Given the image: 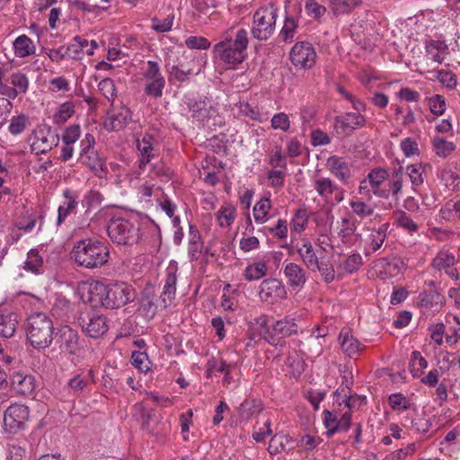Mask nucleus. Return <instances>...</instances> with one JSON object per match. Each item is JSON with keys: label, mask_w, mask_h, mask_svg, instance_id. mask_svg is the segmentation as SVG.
Listing matches in <instances>:
<instances>
[{"label": "nucleus", "mask_w": 460, "mask_h": 460, "mask_svg": "<svg viewBox=\"0 0 460 460\" xmlns=\"http://www.w3.org/2000/svg\"><path fill=\"white\" fill-rule=\"evenodd\" d=\"M135 297L134 288L126 282L115 281L104 284L93 281L89 284L86 300L93 307L115 309L134 301Z\"/></svg>", "instance_id": "f257e3e1"}, {"label": "nucleus", "mask_w": 460, "mask_h": 460, "mask_svg": "<svg viewBox=\"0 0 460 460\" xmlns=\"http://www.w3.org/2000/svg\"><path fill=\"white\" fill-rule=\"evenodd\" d=\"M248 43V31L245 29L240 28L234 31L231 28L214 45L213 53L222 63L234 68L246 59Z\"/></svg>", "instance_id": "f03ea898"}, {"label": "nucleus", "mask_w": 460, "mask_h": 460, "mask_svg": "<svg viewBox=\"0 0 460 460\" xmlns=\"http://www.w3.org/2000/svg\"><path fill=\"white\" fill-rule=\"evenodd\" d=\"M71 258L81 267L86 269L101 268L110 258L107 245L93 239H84L75 243Z\"/></svg>", "instance_id": "7ed1b4c3"}, {"label": "nucleus", "mask_w": 460, "mask_h": 460, "mask_svg": "<svg viewBox=\"0 0 460 460\" xmlns=\"http://www.w3.org/2000/svg\"><path fill=\"white\" fill-rule=\"evenodd\" d=\"M254 323L260 328L259 335L270 344H275L279 339H285L298 332V325L291 315L273 320L269 325V316L261 314L254 319Z\"/></svg>", "instance_id": "20e7f679"}, {"label": "nucleus", "mask_w": 460, "mask_h": 460, "mask_svg": "<svg viewBox=\"0 0 460 460\" xmlns=\"http://www.w3.org/2000/svg\"><path fill=\"white\" fill-rule=\"evenodd\" d=\"M53 323L43 313H35L27 319L26 336L31 346L37 349L48 348L53 340Z\"/></svg>", "instance_id": "39448f33"}, {"label": "nucleus", "mask_w": 460, "mask_h": 460, "mask_svg": "<svg viewBox=\"0 0 460 460\" xmlns=\"http://www.w3.org/2000/svg\"><path fill=\"white\" fill-rule=\"evenodd\" d=\"M107 234L113 243L122 245L136 244L141 236L138 223L122 217L110 220Z\"/></svg>", "instance_id": "423d86ee"}, {"label": "nucleus", "mask_w": 460, "mask_h": 460, "mask_svg": "<svg viewBox=\"0 0 460 460\" xmlns=\"http://www.w3.org/2000/svg\"><path fill=\"white\" fill-rule=\"evenodd\" d=\"M278 9L273 4L259 8L253 14L252 36L258 40H268L275 31Z\"/></svg>", "instance_id": "0eeeda50"}, {"label": "nucleus", "mask_w": 460, "mask_h": 460, "mask_svg": "<svg viewBox=\"0 0 460 460\" xmlns=\"http://www.w3.org/2000/svg\"><path fill=\"white\" fill-rule=\"evenodd\" d=\"M94 137L91 134H86L84 138L81 140V151L78 162L87 166L97 176L102 177L106 172L103 161L99 157L94 150Z\"/></svg>", "instance_id": "6e6552de"}, {"label": "nucleus", "mask_w": 460, "mask_h": 460, "mask_svg": "<svg viewBox=\"0 0 460 460\" xmlns=\"http://www.w3.org/2000/svg\"><path fill=\"white\" fill-rule=\"evenodd\" d=\"M145 79V93L154 98H160L165 86V80L160 71L159 64L154 60L146 62L143 72Z\"/></svg>", "instance_id": "1a4fd4ad"}, {"label": "nucleus", "mask_w": 460, "mask_h": 460, "mask_svg": "<svg viewBox=\"0 0 460 460\" xmlns=\"http://www.w3.org/2000/svg\"><path fill=\"white\" fill-rule=\"evenodd\" d=\"M78 322L83 332L92 338H99L108 330L106 318L91 309L84 310Z\"/></svg>", "instance_id": "9d476101"}, {"label": "nucleus", "mask_w": 460, "mask_h": 460, "mask_svg": "<svg viewBox=\"0 0 460 460\" xmlns=\"http://www.w3.org/2000/svg\"><path fill=\"white\" fill-rule=\"evenodd\" d=\"M313 187L326 203H340L343 199L344 190L329 177L315 176L313 180Z\"/></svg>", "instance_id": "9b49d317"}, {"label": "nucleus", "mask_w": 460, "mask_h": 460, "mask_svg": "<svg viewBox=\"0 0 460 460\" xmlns=\"http://www.w3.org/2000/svg\"><path fill=\"white\" fill-rule=\"evenodd\" d=\"M290 61L297 69H309L316 61V52L313 45L307 41L296 42L291 49Z\"/></svg>", "instance_id": "f8f14e48"}, {"label": "nucleus", "mask_w": 460, "mask_h": 460, "mask_svg": "<svg viewBox=\"0 0 460 460\" xmlns=\"http://www.w3.org/2000/svg\"><path fill=\"white\" fill-rule=\"evenodd\" d=\"M259 298L263 303L275 305L287 298L286 288L278 279H266L259 286Z\"/></svg>", "instance_id": "ddd939ff"}, {"label": "nucleus", "mask_w": 460, "mask_h": 460, "mask_svg": "<svg viewBox=\"0 0 460 460\" xmlns=\"http://www.w3.org/2000/svg\"><path fill=\"white\" fill-rule=\"evenodd\" d=\"M366 124V118L358 112H346L334 119L333 129L338 137H349Z\"/></svg>", "instance_id": "4468645a"}, {"label": "nucleus", "mask_w": 460, "mask_h": 460, "mask_svg": "<svg viewBox=\"0 0 460 460\" xmlns=\"http://www.w3.org/2000/svg\"><path fill=\"white\" fill-rule=\"evenodd\" d=\"M29 409L23 404H12L4 411V427L9 433H16L23 429L29 419Z\"/></svg>", "instance_id": "2eb2a0df"}, {"label": "nucleus", "mask_w": 460, "mask_h": 460, "mask_svg": "<svg viewBox=\"0 0 460 460\" xmlns=\"http://www.w3.org/2000/svg\"><path fill=\"white\" fill-rule=\"evenodd\" d=\"M31 150L36 155L46 154L57 146L59 142L58 135L52 132L50 129L37 128L33 131L30 137Z\"/></svg>", "instance_id": "dca6fc26"}, {"label": "nucleus", "mask_w": 460, "mask_h": 460, "mask_svg": "<svg viewBox=\"0 0 460 460\" xmlns=\"http://www.w3.org/2000/svg\"><path fill=\"white\" fill-rule=\"evenodd\" d=\"M60 353L68 356H79L82 344L79 341L78 332L69 326L60 328L57 339Z\"/></svg>", "instance_id": "f3484780"}, {"label": "nucleus", "mask_w": 460, "mask_h": 460, "mask_svg": "<svg viewBox=\"0 0 460 460\" xmlns=\"http://www.w3.org/2000/svg\"><path fill=\"white\" fill-rule=\"evenodd\" d=\"M458 261L459 259L456 257L453 252L442 249L432 260V267L437 270H444L449 278L458 280L460 279V274L458 270L454 268V265Z\"/></svg>", "instance_id": "a211bd4d"}, {"label": "nucleus", "mask_w": 460, "mask_h": 460, "mask_svg": "<svg viewBox=\"0 0 460 460\" xmlns=\"http://www.w3.org/2000/svg\"><path fill=\"white\" fill-rule=\"evenodd\" d=\"M386 180V184L382 188V194H379L378 198L385 199L391 198L394 201L397 202L402 190L403 167L400 166Z\"/></svg>", "instance_id": "6ab92c4d"}, {"label": "nucleus", "mask_w": 460, "mask_h": 460, "mask_svg": "<svg viewBox=\"0 0 460 460\" xmlns=\"http://www.w3.org/2000/svg\"><path fill=\"white\" fill-rule=\"evenodd\" d=\"M328 171L342 183H348L351 178V169L349 162L338 155H332L326 161Z\"/></svg>", "instance_id": "aec40b11"}, {"label": "nucleus", "mask_w": 460, "mask_h": 460, "mask_svg": "<svg viewBox=\"0 0 460 460\" xmlns=\"http://www.w3.org/2000/svg\"><path fill=\"white\" fill-rule=\"evenodd\" d=\"M284 276L287 279L288 285L296 290H301L307 280L305 270L295 262H288L283 269Z\"/></svg>", "instance_id": "412c9836"}, {"label": "nucleus", "mask_w": 460, "mask_h": 460, "mask_svg": "<svg viewBox=\"0 0 460 460\" xmlns=\"http://www.w3.org/2000/svg\"><path fill=\"white\" fill-rule=\"evenodd\" d=\"M62 196L65 200L58 208L57 226H60L69 215L75 213L78 207L79 195L76 191L66 189Z\"/></svg>", "instance_id": "4be33fe9"}, {"label": "nucleus", "mask_w": 460, "mask_h": 460, "mask_svg": "<svg viewBox=\"0 0 460 460\" xmlns=\"http://www.w3.org/2000/svg\"><path fill=\"white\" fill-rule=\"evenodd\" d=\"M154 137L151 135H144L137 139V148L139 152V169L143 170L151 160L157 156V150L154 146Z\"/></svg>", "instance_id": "5701e85b"}, {"label": "nucleus", "mask_w": 460, "mask_h": 460, "mask_svg": "<svg viewBox=\"0 0 460 460\" xmlns=\"http://www.w3.org/2000/svg\"><path fill=\"white\" fill-rule=\"evenodd\" d=\"M386 225L369 230V234L363 240L365 255L369 256L382 247L386 238Z\"/></svg>", "instance_id": "b1692460"}, {"label": "nucleus", "mask_w": 460, "mask_h": 460, "mask_svg": "<svg viewBox=\"0 0 460 460\" xmlns=\"http://www.w3.org/2000/svg\"><path fill=\"white\" fill-rule=\"evenodd\" d=\"M131 120V111L126 106H120L114 110L104 122L108 130L119 131L123 129Z\"/></svg>", "instance_id": "393cba45"}, {"label": "nucleus", "mask_w": 460, "mask_h": 460, "mask_svg": "<svg viewBox=\"0 0 460 460\" xmlns=\"http://www.w3.org/2000/svg\"><path fill=\"white\" fill-rule=\"evenodd\" d=\"M295 247L303 263L309 270L318 268L319 259L312 243L307 238H302Z\"/></svg>", "instance_id": "a878e982"}, {"label": "nucleus", "mask_w": 460, "mask_h": 460, "mask_svg": "<svg viewBox=\"0 0 460 460\" xmlns=\"http://www.w3.org/2000/svg\"><path fill=\"white\" fill-rule=\"evenodd\" d=\"M341 350L349 358L357 357L363 349L361 342L353 336L349 329H342L339 335Z\"/></svg>", "instance_id": "bb28decb"}, {"label": "nucleus", "mask_w": 460, "mask_h": 460, "mask_svg": "<svg viewBox=\"0 0 460 460\" xmlns=\"http://www.w3.org/2000/svg\"><path fill=\"white\" fill-rule=\"evenodd\" d=\"M12 388L21 395L31 394L35 387L34 377L21 372L14 373L11 378Z\"/></svg>", "instance_id": "cd10ccee"}, {"label": "nucleus", "mask_w": 460, "mask_h": 460, "mask_svg": "<svg viewBox=\"0 0 460 460\" xmlns=\"http://www.w3.org/2000/svg\"><path fill=\"white\" fill-rule=\"evenodd\" d=\"M13 49L15 57L25 58L32 56L36 52V46L32 40L25 34L18 36L13 41Z\"/></svg>", "instance_id": "c85d7f7f"}, {"label": "nucleus", "mask_w": 460, "mask_h": 460, "mask_svg": "<svg viewBox=\"0 0 460 460\" xmlns=\"http://www.w3.org/2000/svg\"><path fill=\"white\" fill-rule=\"evenodd\" d=\"M445 303V297L438 289L433 288L423 291L419 295L418 304L421 308L432 309L434 307L440 308Z\"/></svg>", "instance_id": "c756f323"}, {"label": "nucleus", "mask_w": 460, "mask_h": 460, "mask_svg": "<svg viewBox=\"0 0 460 460\" xmlns=\"http://www.w3.org/2000/svg\"><path fill=\"white\" fill-rule=\"evenodd\" d=\"M203 251V243L198 228L190 226L188 256L191 261H198Z\"/></svg>", "instance_id": "7c9ffc66"}, {"label": "nucleus", "mask_w": 460, "mask_h": 460, "mask_svg": "<svg viewBox=\"0 0 460 460\" xmlns=\"http://www.w3.org/2000/svg\"><path fill=\"white\" fill-rule=\"evenodd\" d=\"M11 95L15 99L20 94L27 93L30 87L28 75L21 71H16L10 75Z\"/></svg>", "instance_id": "2f4dec72"}, {"label": "nucleus", "mask_w": 460, "mask_h": 460, "mask_svg": "<svg viewBox=\"0 0 460 460\" xmlns=\"http://www.w3.org/2000/svg\"><path fill=\"white\" fill-rule=\"evenodd\" d=\"M176 271L177 269L172 266L168 267L166 270V279L161 295V298L165 305L167 302L171 303L175 297L177 284Z\"/></svg>", "instance_id": "473e14b6"}, {"label": "nucleus", "mask_w": 460, "mask_h": 460, "mask_svg": "<svg viewBox=\"0 0 460 460\" xmlns=\"http://www.w3.org/2000/svg\"><path fill=\"white\" fill-rule=\"evenodd\" d=\"M425 49L429 59L438 64H442L448 48L444 41L431 40L426 43Z\"/></svg>", "instance_id": "72a5a7b5"}, {"label": "nucleus", "mask_w": 460, "mask_h": 460, "mask_svg": "<svg viewBox=\"0 0 460 460\" xmlns=\"http://www.w3.org/2000/svg\"><path fill=\"white\" fill-rule=\"evenodd\" d=\"M272 203L270 197H262L253 207L252 214L257 224H264L270 218Z\"/></svg>", "instance_id": "f704fd0d"}, {"label": "nucleus", "mask_w": 460, "mask_h": 460, "mask_svg": "<svg viewBox=\"0 0 460 460\" xmlns=\"http://www.w3.org/2000/svg\"><path fill=\"white\" fill-rule=\"evenodd\" d=\"M18 326V316L14 313L0 315V337L11 338L14 335Z\"/></svg>", "instance_id": "c9c22d12"}, {"label": "nucleus", "mask_w": 460, "mask_h": 460, "mask_svg": "<svg viewBox=\"0 0 460 460\" xmlns=\"http://www.w3.org/2000/svg\"><path fill=\"white\" fill-rule=\"evenodd\" d=\"M388 178V172L386 170L382 168H376L372 170L367 175V182L370 185L371 191L376 197L381 193V190L384 187V183Z\"/></svg>", "instance_id": "e433bc0d"}, {"label": "nucleus", "mask_w": 460, "mask_h": 460, "mask_svg": "<svg viewBox=\"0 0 460 460\" xmlns=\"http://www.w3.org/2000/svg\"><path fill=\"white\" fill-rule=\"evenodd\" d=\"M268 269L267 261H254L246 266L243 271V277L248 281L259 280L267 275Z\"/></svg>", "instance_id": "4c0bfd02"}, {"label": "nucleus", "mask_w": 460, "mask_h": 460, "mask_svg": "<svg viewBox=\"0 0 460 460\" xmlns=\"http://www.w3.org/2000/svg\"><path fill=\"white\" fill-rule=\"evenodd\" d=\"M89 385V378L83 373L76 374L71 377L66 385V391L69 395L79 396Z\"/></svg>", "instance_id": "58836bf2"}, {"label": "nucleus", "mask_w": 460, "mask_h": 460, "mask_svg": "<svg viewBox=\"0 0 460 460\" xmlns=\"http://www.w3.org/2000/svg\"><path fill=\"white\" fill-rule=\"evenodd\" d=\"M298 30V19L295 16L287 15L279 37L284 42H291Z\"/></svg>", "instance_id": "ea45409f"}, {"label": "nucleus", "mask_w": 460, "mask_h": 460, "mask_svg": "<svg viewBox=\"0 0 460 460\" xmlns=\"http://www.w3.org/2000/svg\"><path fill=\"white\" fill-rule=\"evenodd\" d=\"M263 410V404L261 400L246 399L244 400L239 409V414L243 419H251L258 415Z\"/></svg>", "instance_id": "a19ab883"}, {"label": "nucleus", "mask_w": 460, "mask_h": 460, "mask_svg": "<svg viewBox=\"0 0 460 460\" xmlns=\"http://www.w3.org/2000/svg\"><path fill=\"white\" fill-rule=\"evenodd\" d=\"M236 208L230 205H223L216 214L219 226L230 227L236 218Z\"/></svg>", "instance_id": "79ce46f5"}, {"label": "nucleus", "mask_w": 460, "mask_h": 460, "mask_svg": "<svg viewBox=\"0 0 460 460\" xmlns=\"http://www.w3.org/2000/svg\"><path fill=\"white\" fill-rule=\"evenodd\" d=\"M425 169L426 164L422 163L411 164L406 167L405 171L410 178L413 190L423 184L425 180Z\"/></svg>", "instance_id": "37998d69"}, {"label": "nucleus", "mask_w": 460, "mask_h": 460, "mask_svg": "<svg viewBox=\"0 0 460 460\" xmlns=\"http://www.w3.org/2000/svg\"><path fill=\"white\" fill-rule=\"evenodd\" d=\"M75 113V105L72 102L61 103L53 115V122L57 125L66 123Z\"/></svg>", "instance_id": "c03bdc74"}, {"label": "nucleus", "mask_w": 460, "mask_h": 460, "mask_svg": "<svg viewBox=\"0 0 460 460\" xmlns=\"http://www.w3.org/2000/svg\"><path fill=\"white\" fill-rule=\"evenodd\" d=\"M71 309L72 305L68 299L61 295L56 296L55 302L51 308V313L55 317L64 319L68 315Z\"/></svg>", "instance_id": "a18cd8bd"}, {"label": "nucleus", "mask_w": 460, "mask_h": 460, "mask_svg": "<svg viewBox=\"0 0 460 460\" xmlns=\"http://www.w3.org/2000/svg\"><path fill=\"white\" fill-rule=\"evenodd\" d=\"M431 143L433 151L439 157H447L456 149V146L453 142L447 141L445 138L438 136H435Z\"/></svg>", "instance_id": "49530a36"}, {"label": "nucleus", "mask_w": 460, "mask_h": 460, "mask_svg": "<svg viewBox=\"0 0 460 460\" xmlns=\"http://www.w3.org/2000/svg\"><path fill=\"white\" fill-rule=\"evenodd\" d=\"M28 125L29 117L25 114L21 113L19 115L12 117L8 126V131L11 135L17 136L22 134Z\"/></svg>", "instance_id": "de8ad7c7"}, {"label": "nucleus", "mask_w": 460, "mask_h": 460, "mask_svg": "<svg viewBox=\"0 0 460 460\" xmlns=\"http://www.w3.org/2000/svg\"><path fill=\"white\" fill-rule=\"evenodd\" d=\"M357 229L356 221L349 217H342L339 228L338 235L343 243H348Z\"/></svg>", "instance_id": "09e8293b"}, {"label": "nucleus", "mask_w": 460, "mask_h": 460, "mask_svg": "<svg viewBox=\"0 0 460 460\" xmlns=\"http://www.w3.org/2000/svg\"><path fill=\"white\" fill-rule=\"evenodd\" d=\"M174 22V13H171L164 19L158 17L151 18V29L156 32L164 33L172 31Z\"/></svg>", "instance_id": "8fccbe9b"}, {"label": "nucleus", "mask_w": 460, "mask_h": 460, "mask_svg": "<svg viewBox=\"0 0 460 460\" xmlns=\"http://www.w3.org/2000/svg\"><path fill=\"white\" fill-rule=\"evenodd\" d=\"M411 372L414 377H420L423 370L428 367V361L420 351H413L411 358Z\"/></svg>", "instance_id": "3c124183"}, {"label": "nucleus", "mask_w": 460, "mask_h": 460, "mask_svg": "<svg viewBox=\"0 0 460 460\" xmlns=\"http://www.w3.org/2000/svg\"><path fill=\"white\" fill-rule=\"evenodd\" d=\"M286 365L290 369V374L294 376H299L304 372L305 367V361L296 352L288 356Z\"/></svg>", "instance_id": "603ef678"}, {"label": "nucleus", "mask_w": 460, "mask_h": 460, "mask_svg": "<svg viewBox=\"0 0 460 460\" xmlns=\"http://www.w3.org/2000/svg\"><path fill=\"white\" fill-rule=\"evenodd\" d=\"M394 221L398 226L409 233L416 232L419 229L418 225L402 210L395 212Z\"/></svg>", "instance_id": "864d4df0"}, {"label": "nucleus", "mask_w": 460, "mask_h": 460, "mask_svg": "<svg viewBox=\"0 0 460 460\" xmlns=\"http://www.w3.org/2000/svg\"><path fill=\"white\" fill-rule=\"evenodd\" d=\"M349 205L353 213H355L359 217H369L374 213V208L358 198L352 199L349 202Z\"/></svg>", "instance_id": "5fc2aeb1"}, {"label": "nucleus", "mask_w": 460, "mask_h": 460, "mask_svg": "<svg viewBox=\"0 0 460 460\" xmlns=\"http://www.w3.org/2000/svg\"><path fill=\"white\" fill-rule=\"evenodd\" d=\"M132 365L143 373H147L151 368V361L146 352L134 351L131 355Z\"/></svg>", "instance_id": "6e6d98bb"}, {"label": "nucleus", "mask_w": 460, "mask_h": 460, "mask_svg": "<svg viewBox=\"0 0 460 460\" xmlns=\"http://www.w3.org/2000/svg\"><path fill=\"white\" fill-rule=\"evenodd\" d=\"M264 231L270 234L272 236L285 240L288 237V222L286 219L279 218L273 226L264 227Z\"/></svg>", "instance_id": "4d7b16f0"}, {"label": "nucleus", "mask_w": 460, "mask_h": 460, "mask_svg": "<svg viewBox=\"0 0 460 460\" xmlns=\"http://www.w3.org/2000/svg\"><path fill=\"white\" fill-rule=\"evenodd\" d=\"M192 74V69L186 67L183 64L172 66L169 71V80L177 82H185L189 75Z\"/></svg>", "instance_id": "13d9d810"}, {"label": "nucleus", "mask_w": 460, "mask_h": 460, "mask_svg": "<svg viewBox=\"0 0 460 460\" xmlns=\"http://www.w3.org/2000/svg\"><path fill=\"white\" fill-rule=\"evenodd\" d=\"M430 428L431 423L428 419L419 417L411 420L410 429L420 437H428Z\"/></svg>", "instance_id": "bf43d9fd"}, {"label": "nucleus", "mask_w": 460, "mask_h": 460, "mask_svg": "<svg viewBox=\"0 0 460 460\" xmlns=\"http://www.w3.org/2000/svg\"><path fill=\"white\" fill-rule=\"evenodd\" d=\"M43 259L37 250L31 249L28 252L24 269L34 273H38L42 267Z\"/></svg>", "instance_id": "052dcab7"}, {"label": "nucleus", "mask_w": 460, "mask_h": 460, "mask_svg": "<svg viewBox=\"0 0 460 460\" xmlns=\"http://www.w3.org/2000/svg\"><path fill=\"white\" fill-rule=\"evenodd\" d=\"M401 150L406 157L419 156L420 154L419 144L412 137H405L400 143Z\"/></svg>", "instance_id": "680f3d73"}, {"label": "nucleus", "mask_w": 460, "mask_h": 460, "mask_svg": "<svg viewBox=\"0 0 460 460\" xmlns=\"http://www.w3.org/2000/svg\"><path fill=\"white\" fill-rule=\"evenodd\" d=\"M98 89L109 102H112L114 101L117 92L113 80L111 78L102 79L98 84Z\"/></svg>", "instance_id": "e2e57ef3"}, {"label": "nucleus", "mask_w": 460, "mask_h": 460, "mask_svg": "<svg viewBox=\"0 0 460 460\" xmlns=\"http://www.w3.org/2000/svg\"><path fill=\"white\" fill-rule=\"evenodd\" d=\"M270 126L275 130H281L283 132L288 131L290 128V119L285 112H279L273 115L270 119Z\"/></svg>", "instance_id": "0e129e2a"}, {"label": "nucleus", "mask_w": 460, "mask_h": 460, "mask_svg": "<svg viewBox=\"0 0 460 460\" xmlns=\"http://www.w3.org/2000/svg\"><path fill=\"white\" fill-rule=\"evenodd\" d=\"M360 2L361 0H331V4L335 13H345L358 5Z\"/></svg>", "instance_id": "69168bd1"}, {"label": "nucleus", "mask_w": 460, "mask_h": 460, "mask_svg": "<svg viewBox=\"0 0 460 460\" xmlns=\"http://www.w3.org/2000/svg\"><path fill=\"white\" fill-rule=\"evenodd\" d=\"M430 111L437 115H443L446 111V99L440 94H435L428 99Z\"/></svg>", "instance_id": "338daca9"}, {"label": "nucleus", "mask_w": 460, "mask_h": 460, "mask_svg": "<svg viewBox=\"0 0 460 460\" xmlns=\"http://www.w3.org/2000/svg\"><path fill=\"white\" fill-rule=\"evenodd\" d=\"M308 222V216L305 209H297L292 218V229L296 233H301L305 229Z\"/></svg>", "instance_id": "774afa93"}]
</instances>
